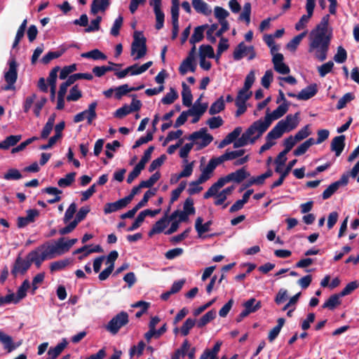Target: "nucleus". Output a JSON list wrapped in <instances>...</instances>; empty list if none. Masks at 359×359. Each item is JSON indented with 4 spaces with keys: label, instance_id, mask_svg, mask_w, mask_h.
Wrapping results in <instances>:
<instances>
[{
    "label": "nucleus",
    "instance_id": "obj_1",
    "mask_svg": "<svg viewBox=\"0 0 359 359\" xmlns=\"http://www.w3.org/2000/svg\"><path fill=\"white\" fill-rule=\"evenodd\" d=\"M329 20L328 14L324 15L320 22L311 32L309 52L316 50L315 57L320 62L326 60L331 41V34H327Z\"/></svg>",
    "mask_w": 359,
    "mask_h": 359
},
{
    "label": "nucleus",
    "instance_id": "obj_2",
    "mask_svg": "<svg viewBox=\"0 0 359 359\" xmlns=\"http://www.w3.org/2000/svg\"><path fill=\"white\" fill-rule=\"evenodd\" d=\"M49 259L45 250H39V246L34 250L31 251L26 257V260L18 256L13 264L11 273L16 277L18 273L25 274L34 263L37 268H39L43 261Z\"/></svg>",
    "mask_w": 359,
    "mask_h": 359
},
{
    "label": "nucleus",
    "instance_id": "obj_3",
    "mask_svg": "<svg viewBox=\"0 0 359 359\" xmlns=\"http://www.w3.org/2000/svg\"><path fill=\"white\" fill-rule=\"evenodd\" d=\"M76 242V238H72L65 242V238L61 237L55 242V245L50 244L48 242L41 245L39 246V250H45L49 259H53L57 255H62L68 252L72 246Z\"/></svg>",
    "mask_w": 359,
    "mask_h": 359
},
{
    "label": "nucleus",
    "instance_id": "obj_4",
    "mask_svg": "<svg viewBox=\"0 0 359 359\" xmlns=\"http://www.w3.org/2000/svg\"><path fill=\"white\" fill-rule=\"evenodd\" d=\"M264 133L261 132L260 128L255 121L252 124L238 137L233 142V148L243 147L248 143L254 144Z\"/></svg>",
    "mask_w": 359,
    "mask_h": 359
},
{
    "label": "nucleus",
    "instance_id": "obj_5",
    "mask_svg": "<svg viewBox=\"0 0 359 359\" xmlns=\"http://www.w3.org/2000/svg\"><path fill=\"white\" fill-rule=\"evenodd\" d=\"M290 105L287 103H281L275 110L269 113V109H267L264 120L262 118L255 122L260 128L261 132L265 133L274 120H277L283 116L288 111Z\"/></svg>",
    "mask_w": 359,
    "mask_h": 359
},
{
    "label": "nucleus",
    "instance_id": "obj_6",
    "mask_svg": "<svg viewBox=\"0 0 359 359\" xmlns=\"http://www.w3.org/2000/svg\"><path fill=\"white\" fill-rule=\"evenodd\" d=\"M133 39L130 53L131 55L136 54L134 60H137L143 57L147 54V39L142 32H135Z\"/></svg>",
    "mask_w": 359,
    "mask_h": 359
},
{
    "label": "nucleus",
    "instance_id": "obj_7",
    "mask_svg": "<svg viewBox=\"0 0 359 359\" xmlns=\"http://www.w3.org/2000/svg\"><path fill=\"white\" fill-rule=\"evenodd\" d=\"M129 322V316L127 312L121 311L114 316L105 325V329L111 334H116L120 329Z\"/></svg>",
    "mask_w": 359,
    "mask_h": 359
},
{
    "label": "nucleus",
    "instance_id": "obj_8",
    "mask_svg": "<svg viewBox=\"0 0 359 359\" xmlns=\"http://www.w3.org/2000/svg\"><path fill=\"white\" fill-rule=\"evenodd\" d=\"M9 69L8 71L5 73L4 79L7 84L1 87L3 90H14L17 79H18V64L14 57L11 58L8 61Z\"/></svg>",
    "mask_w": 359,
    "mask_h": 359
},
{
    "label": "nucleus",
    "instance_id": "obj_9",
    "mask_svg": "<svg viewBox=\"0 0 359 359\" xmlns=\"http://www.w3.org/2000/svg\"><path fill=\"white\" fill-rule=\"evenodd\" d=\"M249 53L250 55L248 57V60H253L256 57V52L255 50V48L252 46H246L243 41H241L238 43L237 47L235 48L233 57V59L236 61L241 60L245 55Z\"/></svg>",
    "mask_w": 359,
    "mask_h": 359
},
{
    "label": "nucleus",
    "instance_id": "obj_10",
    "mask_svg": "<svg viewBox=\"0 0 359 359\" xmlns=\"http://www.w3.org/2000/svg\"><path fill=\"white\" fill-rule=\"evenodd\" d=\"M348 183V175L343 174L341 178L330 184L322 194V198L323 200L330 198L341 186H346Z\"/></svg>",
    "mask_w": 359,
    "mask_h": 359
},
{
    "label": "nucleus",
    "instance_id": "obj_11",
    "mask_svg": "<svg viewBox=\"0 0 359 359\" xmlns=\"http://www.w3.org/2000/svg\"><path fill=\"white\" fill-rule=\"evenodd\" d=\"M97 105V103L96 101L91 102L88 106V109H86V110L77 114L74 117V121L75 123H79V122L83 121L85 118V114H88L87 121H88V124H91L93 121L97 117V114L95 111Z\"/></svg>",
    "mask_w": 359,
    "mask_h": 359
},
{
    "label": "nucleus",
    "instance_id": "obj_12",
    "mask_svg": "<svg viewBox=\"0 0 359 359\" xmlns=\"http://www.w3.org/2000/svg\"><path fill=\"white\" fill-rule=\"evenodd\" d=\"M150 6H153L154 12L156 16V25L155 27L156 29L159 30L163 27L164 25V19L165 15L164 13L161 11V0H150L149 1Z\"/></svg>",
    "mask_w": 359,
    "mask_h": 359
},
{
    "label": "nucleus",
    "instance_id": "obj_13",
    "mask_svg": "<svg viewBox=\"0 0 359 359\" xmlns=\"http://www.w3.org/2000/svg\"><path fill=\"white\" fill-rule=\"evenodd\" d=\"M202 139L200 144V149L207 147L213 140V137L207 133L206 128H202L198 131H196L191 134L189 137V140L195 141L198 139Z\"/></svg>",
    "mask_w": 359,
    "mask_h": 359
},
{
    "label": "nucleus",
    "instance_id": "obj_14",
    "mask_svg": "<svg viewBox=\"0 0 359 359\" xmlns=\"http://www.w3.org/2000/svg\"><path fill=\"white\" fill-rule=\"evenodd\" d=\"M250 175V174L248 172H247L245 168L243 167L237 170L235 172H231L229 175L222 177V178L225 184L229 182H233L239 184L242 182L245 179L248 177Z\"/></svg>",
    "mask_w": 359,
    "mask_h": 359
},
{
    "label": "nucleus",
    "instance_id": "obj_15",
    "mask_svg": "<svg viewBox=\"0 0 359 359\" xmlns=\"http://www.w3.org/2000/svg\"><path fill=\"white\" fill-rule=\"evenodd\" d=\"M26 217H18L17 218V226L22 229L30 223L35 222L36 218L39 216V211L36 209H29L26 210Z\"/></svg>",
    "mask_w": 359,
    "mask_h": 359
},
{
    "label": "nucleus",
    "instance_id": "obj_16",
    "mask_svg": "<svg viewBox=\"0 0 359 359\" xmlns=\"http://www.w3.org/2000/svg\"><path fill=\"white\" fill-rule=\"evenodd\" d=\"M65 122L61 121L55 126V135H51V137L48 140V142L46 144H42L39 147L41 150H46L51 148L56 142L60 139L62 136V130L65 129Z\"/></svg>",
    "mask_w": 359,
    "mask_h": 359
},
{
    "label": "nucleus",
    "instance_id": "obj_17",
    "mask_svg": "<svg viewBox=\"0 0 359 359\" xmlns=\"http://www.w3.org/2000/svg\"><path fill=\"white\" fill-rule=\"evenodd\" d=\"M169 208L165 212V215L161 218L159 220H158L151 227V229L149 230L148 233V236L149 237H152L154 234L160 233L163 232V231L166 228L168 222V212L169 211Z\"/></svg>",
    "mask_w": 359,
    "mask_h": 359
},
{
    "label": "nucleus",
    "instance_id": "obj_18",
    "mask_svg": "<svg viewBox=\"0 0 359 359\" xmlns=\"http://www.w3.org/2000/svg\"><path fill=\"white\" fill-rule=\"evenodd\" d=\"M128 204L129 203L125 197L114 203H107L104 207V212L105 215L112 213L126 208Z\"/></svg>",
    "mask_w": 359,
    "mask_h": 359
},
{
    "label": "nucleus",
    "instance_id": "obj_19",
    "mask_svg": "<svg viewBox=\"0 0 359 359\" xmlns=\"http://www.w3.org/2000/svg\"><path fill=\"white\" fill-rule=\"evenodd\" d=\"M345 135H341L334 137L330 144L331 151L335 152L336 156H339L345 147Z\"/></svg>",
    "mask_w": 359,
    "mask_h": 359
},
{
    "label": "nucleus",
    "instance_id": "obj_20",
    "mask_svg": "<svg viewBox=\"0 0 359 359\" xmlns=\"http://www.w3.org/2000/svg\"><path fill=\"white\" fill-rule=\"evenodd\" d=\"M285 132H287L285 123L278 121L271 130L268 133L266 136V140L272 141L273 140L280 138Z\"/></svg>",
    "mask_w": 359,
    "mask_h": 359
},
{
    "label": "nucleus",
    "instance_id": "obj_21",
    "mask_svg": "<svg viewBox=\"0 0 359 359\" xmlns=\"http://www.w3.org/2000/svg\"><path fill=\"white\" fill-rule=\"evenodd\" d=\"M318 93V87L316 83L311 84L302 89L297 94V99L300 100H308L315 96Z\"/></svg>",
    "mask_w": 359,
    "mask_h": 359
},
{
    "label": "nucleus",
    "instance_id": "obj_22",
    "mask_svg": "<svg viewBox=\"0 0 359 359\" xmlns=\"http://www.w3.org/2000/svg\"><path fill=\"white\" fill-rule=\"evenodd\" d=\"M299 112H297L294 115L288 114L284 120H280L279 122H283L285 125V130L290 132L297 127L299 124Z\"/></svg>",
    "mask_w": 359,
    "mask_h": 359
},
{
    "label": "nucleus",
    "instance_id": "obj_23",
    "mask_svg": "<svg viewBox=\"0 0 359 359\" xmlns=\"http://www.w3.org/2000/svg\"><path fill=\"white\" fill-rule=\"evenodd\" d=\"M144 86L142 84L138 87L129 88L128 84H123L118 87L115 88V98L120 100L123 95H126L128 93L132 91H137L144 88Z\"/></svg>",
    "mask_w": 359,
    "mask_h": 359
},
{
    "label": "nucleus",
    "instance_id": "obj_24",
    "mask_svg": "<svg viewBox=\"0 0 359 359\" xmlns=\"http://www.w3.org/2000/svg\"><path fill=\"white\" fill-rule=\"evenodd\" d=\"M67 344V339L64 338L60 343L57 344L56 346L50 347L48 351V357L47 359H56L66 348Z\"/></svg>",
    "mask_w": 359,
    "mask_h": 359
},
{
    "label": "nucleus",
    "instance_id": "obj_25",
    "mask_svg": "<svg viewBox=\"0 0 359 359\" xmlns=\"http://www.w3.org/2000/svg\"><path fill=\"white\" fill-rule=\"evenodd\" d=\"M244 312L248 316L251 313H255L262 307L260 301H257L255 298H250L243 303Z\"/></svg>",
    "mask_w": 359,
    "mask_h": 359
},
{
    "label": "nucleus",
    "instance_id": "obj_26",
    "mask_svg": "<svg viewBox=\"0 0 359 359\" xmlns=\"http://www.w3.org/2000/svg\"><path fill=\"white\" fill-rule=\"evenodd\" d=\"M208 27V25L207 24L196 27L189 39V43L195 45L196 43H198L202 41L204 38V30Z\"/></svg>",
    "mask_w": 359,
    "mask_h": 359
},
{
    "label": "nucleus",
    "instance_id": "obj_27",
    "mask_svg": "<svg viewBox=\"0 0 359 359\" xmlns=\"http://www.w3.org/2000/svg\"><path fill=\"white\" fill-rule=\"evenodd\" d=\"M203 219L201 217H198L195 222V229L199 237H201L204 233L209 231L210 227L212 224L211 220L208 221L205 224H203Z\"/></svg>",
    "mask_w": 359,
    "mask_h": 359
},
{
    "label": "nucleus",
    "instance_id": "obj_28",
    "mask_svg": "<svg viewBox=\"0 0 359 359\" xmlns=\"http://www.w3.org/2000/svg\"><path fill=\"white\" fill-rule=\"evenodd\" d=\"M109 6V0H93L90 6V13L97 14L100 11H104Z\"/></svg>",
    "mask_w": 359,
    "mask_h": 359
},
{
    "label": "nucleus",
    "instance_id": "obj_29",
    "mask_svg": "<svg viewBox=\"0 0 359 359\" xmlns=\"http://www.w3.org/2000/svg\"><path fill=\"white\" fill-rule=\"evenodd\" d=\"M30 287V283L28 280H25L17 290V295L14 294V304H18L21 299L27 295V291Z\"/></svg>",
    "mask_w": 359,
    "mask_h": 359
},
{
    "label": "nucleus",
    "instance_id": "obj_30",
    "mask_svg": "<svg viewBox=\"0 0 359 359\" xmlns=\"http://www.w3.org/2000/svg\"><path fill=\"white\" fill-rule=\"evenodd\" d=\"M341 297L339 293L331 295L327 300L322 305V308L334 310L337 306L340 305Z\"/></svg>",
    "mask_w": 359,
    "mask_h": 359
},
{
    "label": "nucleus",
    "instance_id": "obj_31",
    "mask_svg": "<svg viewBox=\"0 0 359 359\" xmlns=\"http://www.w3.org/2000/svg\"><path fill=\"white\" fill-rule=\"evenodd\" d=\"M192 6L197 13L205 15H209L212 11L209 9L208 5L203 0H192Z\"/></svg>",
    "mask_w": 359,
    "mask_h": 359
},
{
    "label": "nucleus",
    "instance_id": "obj_32",
    "mask_svg": "<svg viewBox=\"0 0 359 359\" xmlns=\"http://www.w3.org/2000/svg\"><path fill=\"white\" fill-rule=\"evenodd\" d=\"M182 104L185 107H190L192 104L193 95L191 94V91L190 88L183 82L182 84Z\"/></svg>",
    "mask_w": 359,
    "mask_h": 359
},
{
    "label": "nucleus",
    "instance_id": "obj_33",
    "mask_svg": "<svg viewBox=\"0 0 359 359\" xmlns=\"http://www.w3.org/2000/svg\"><path fill=\"white\" fill-rule=\"evenodd\" d=\"M285 323V320L283 318H279L277 320V325L269 332L268 335V339L270 342L273 341L278 336Z\"/></svg>",
    "mask_w": 359,
    "mask_h": 359
},
{
    "label": "nucleus",
    "instance_id": "obj_34",
    "mask_svg": "<svg viewBox=\"0 0 359 359\" xmlns=\"http://www.w3.org/2000/svg\"><path fill=\"white\" fill-rule=\"evenodd\" d=\"M22 138L20 135H10L0 142V149H8L10 147L15 146Z\"/></svg>",
    "mask_w": 359,
    "mask_h": 359
},
{
    "label": "nucleus",
    "instance_id": "obj_35",
    "mask_svg": "<svg viewBox=\"0 0 359 359\" xmlns=\"http://www.w3.org/2000/svg\"><path fill=\"white\" fill-rule=\"evenodd\" d=\"M81 56L84 58H90L94 60H105L107 58V55L99 49H93L90 51L83 53Z\"/></svg>",
    "mask_w": 359,
    "mask_h": 359
},
{
    "label": "nucleus",
    "instance_id": "obj_36",
    "mask_svg": "<svg viewBox=\"0 0 359 359\" xmlns=\"http://www.w3.org/2000/svg\"><path fill=\"white\" fill-rule=\"evenodd\" d=\"M215 318L216 311L215 310H210L208 311L205 315H203L198 321H196V325L198 328H202Z\"/></svg>",
    "mask_w": 359,
    "mask_h": 359
},
{
    "label": "nucleus",
    "instance_id": "obj_37",
    "mask_svg": "<svg viewBox=\"0 0 359 359\" xmlns=\"http://www.w3.org/2000/svg\"><path fill=\"white\" fill-rule=\"evenodd\" d=\"M225 109V103L223 96L219 97L215 102H214L210 109L209 114L215 115L223 111Z\"/></svg>",
    "mask_w": 359,
    "mask_h": 359
},
{
    "label": "nucleus",
    "instance_id": "obj_38",
    "mask_svg": "<svg viewBox=\"0 0 359 359\" xmlns=\"http://www.w3.org/2000/svg\"><path fill=\"white\" fill-rule=\"evenodd\" d=\"M73 260L70 258H66L64 259L53 262L50 265V270L51 272L60 271L65 269L68 265L71 264Z\"/></svg>",
    "mask_w": 359,
    "mask_h": 359
},
{
    "label": "nucleus",
    "instance_id": "obj_39",
    "mask_svg": "<svg viewBox=\"0 0 359 359\" xmlns=\"http://www.w3.org/2000/svg\"><path fill=\"white\" fill-rule=\"evenodd\" d=\"M0 342L4 344V348L7 349L8 352H11L15 348L12 337L1 330H0Z\"/></svg>",
    "mask_w": 359,
    "mask_h": 359
},
{
    "label": "nucleus",
    "instance_id": "obj_40",
    "mask_svg": "<svg viewBox=\"0 0 359 359\" xmlns=\"http://www.w3.org/2000/svg\"><path fill=\"white\" fill-rule=\"evenodd\" d=\"M223 162H224V161L222 158V155L217 158H212L203 170L210 176V174L214 171L216 167Z\"/></svg>",
    "mask_w": 359,
    "mask_h": 359
},
{
    "label": "nucleus",
    "instance_id": "obj_41",
    "mask_svg": "<svg viewBox=\"0 0 359 359\" xmlns=\"http://www.w3.org/2000/svg\"><path fill=\"white\" fill-rule=\"evenodd\" d=\"M208 103H203V104H194L192 107L189 109H188V111L189 113V115H198V116H202L207 110L208 109Z\"/></svg>",
    "mask_w": 359,
    "mask_h": 359
},
{
    "label": "nucleus",
    "instance_id": "obj_42",
    "mask_svg": "<svg viewBox=\"0 0 359 359\" xmlns=\"http://www.w3.org/2000/svg\"><path fill=\"white\" fill-rule=\"evenodd\" d=\"M196 324V320L195 318H187L180 328V332L182 335L187 336L189 334L190 330L195 326Z\"/></svg>",
    "mask_w": 359,
    "mask_h": 359
},
{
    "label": "nucleus",
    "instance_id": "obj_43",
    "mask_svg": "<svg viewBox=\"0 0 359 359\" xmlns=\"http://www.w3.org/2000/svg\"><path fill=\"white\" fill-rule=\"evenodd\" d=\"M178 98V93L174 88H170V91L161 99L163 104H171Z\"/></svg>",
    "mask_w": 359,
    "mask_h": 359
},
{
    "label": "nucleus",
    "instance_id": "obj_44",
    "mask_svg": "<svg viewBox=\"0 0 359 359\" xmlns=\"http://www.w3.org/2000/svg\"><path fill=\"white\" fill-rule=\"evenodd\" d=\"M161 178V173L157 171L154 173L147 180L142 181L139 184L140 187L150 188Z\"/></svg>",
    "mask_w": 359,
    "mask_h": 359
},
{
    "label": "nucleus",
    "instance_id": "obj_45",
    "mask_svg": "<svg viewBox=\"0 0 359 359\" xmlns=\"http://www.w3.org/2000/svg\"><path fill=\"white\" fill-rule=\"evenodd\" d=\"M76 172H72L67 174L65 177L60 178L57 184L60 187H67L70 186L75 180Z\"/></svg>",
    "mask_w": 359,
    "mask_h": 359
},
{
    "label": "nucleus",
    "instance_id": "obj_46",
    "mask_svg": "<svg viewBox=\"0 0 359 359\" xmlns=\"http://www.w3.org/2000/svg\"><path fill=\"white\" fill-rule=\"evenodd\" d=\"M244 154V149H239L230 151L226 150V152L222 155V158L224 159V161H231L242 156Z\"/></svg>",
    "mask_w": 359,
    "mask_h": 359
},
{
    "label": "nucleus",
    "instance_id": "obj_47",
    "mask_svg": "<svg viewBox=\"0 0 359 359\" xmlns=\"http://www.w3.org/2000/svg\"><path fill=\"white\" fill-rule=\"evenodd\" d=\"M177 217H179L178 220H176L177 222H179V224L180 222H187L189 220V215L184 212V211L176 210H175L168 217V221H173Z\"/></svg>",
    "mask_w": 359,
    "mask_h": 359
},
{
    "label": "nucleus",
    "instance_id": "obj_48",
    "mask_svg": "<svg viewBox=\"0 0 359 359\" xmlns=\"http://www.w3.org/2000/svg\"><path fill=\"white\" fill-rule=\"evenodd\" d=\"M199 51L200 57H215L214 49L210 45H201L199 48Z\"/></svg>",
    "mask_w": 359,
    "mask_h": 359
},
{
    "label": "nucleus",
    "instance_id": "obj_49",
    "mask_svg": "<svg viewBox=\"0 0 359 359\" xmlns=\"http://www.w3.org/2000/svg\"><path fill=\"white\" fill-rule=\"evenodd\" d=\"M252 95V92H245L240 90L238 92L237 96L235 100V105L244 104L246 105V102L250 99Z\"/></svg>",
    "mask_w": 359,
    "mask_h": 359
},
{
    "label": "nucleus",
    "instance_id": "obj_50",
    "mask_svg": "<svg viewBox=\"0 0 359 359\" xmlns=\"http://www.w3.org/2000/svg\"><path fill=\"white\" fill-rule=\"evenodd\" d=\"M250 14H251V4L246 2L243 6V11L239 16L240 20L245 21L247 25L250 22Z\"/></svg>",
    "mask_w": 359,
    "mask_h": 359
},
{
    "label": "nucleus",
    "instance_id": "obj_51",
    "mask_svg": "<svg viewBox=\"0 0 359 359\" xmlns=\"http://www.w3.org/2000/svg\"><path fill=\"white\" fill-rule=\"evenodd\" d=\"M306 32H304L295 36L287 44V48L290 50H295L302 39L306 36Z\"/></svg>",
    "mask_w": 359,
    "mask_h": 359
},
{
    "label": "nucleus",
    "instance_id": "obj_52",
    "mask_svg": "<svg viewBox=\"0 0 359 359\" xmlns=\"http://www.w3.org/2000/svg\"><path fill=\"white\" fill-rule=\"evenodd\" d=\"M82 97V93L79 89L78 85L74 86L69 91V94L67 96V100L70 101H77Z\"/></svg>",
    "mask_w": 359,
    "mask_h": 359
},
{
    "label": "nucleus",
    "instance_id": "obj_53",
    "mask_svg": "<svg viewBox=\"0 0 359 359\" xmlns=\"http://www.w3.org/2000/svg\"><path fill=\"white\" fill-rule=\"evenodd\" d=\"M354 95L351 93H347L344 95L338 101L336 108L337 109H341L344 108L346 104L354 99Z\"/></svg>",
    "mask_w": 359,
    "mask_h": 359
},
{
    "label": "nucleus",
    "instance_id": "obj_54",
    "mask_svg": "<svg viewBox=\"0 0 359 359\" xmlns=\"http://www.w3.org/2000/svg\"><path fill=\"white\" fill-rule=\"evenodd\" d=\"M359 287V283L358 281H352L348 283L346 287L339 293L340 296L345 297L346 295L350 294L353 291L357 289Z\"/></svg>",
    "mask_w": 359,
    "mask_h": 359
},
{
    "label": "nucleus",
    "instance_id": "obj_55",
    "mask_svg": "<svg viewBox=\"0 0 359 359\" xmlns=\"http://www.w3.org/2000/svg\"><path fill=\"white\" fill-rule=\"evenodd\" d=\"M255 80V72L253 70H251L249 74L246 76L245 79V83L243 88H241V90H243L245 92H248L250 88L252 87V84L254 83Z\"/></svg>",
    "mask_w": 359,
    "mask_h": 359
},
{
    "label": "nucleus",
    "instance_id": "obj_56",
    "mask_svg": "<svg viewBox=\"0 0 359 359\" xmlns=\"http://www.w3.org/2000/svg\"><path fill=\"white\" fill-rule=\"evenodd\" d=\"M60 70V68L59 66H56L54 68L52 69V70L50 72L49 75L47 78V82L50 87H56V81H57V72Z\"/></svg>",
    "mask_w": 359,
    "mask_h": 359
},
{
    "label": "nucleus",
    "instance_id": "obj_57",
    "mask_svg": "<svg viewBox=\"0 0 359 359\" xmlns=\"http://www.w3.org/2000/svg\"><path fill=\"white\" fill-rule=\"evenodd\" d=\"M334 67V63L332 61H328L326 63H324L321 66L318 67V71L320 77L325 76L327 74L331 72L332 68Z\"/></svg>",
    "mask_w": 359,
    "mask_h": 359
},
{
    "label": "nucleus",
    "instance_id": "obj_58",
    "mask_svg": "<svg viewBox=\"0 0 359 359\" xmlns=\"http://www.w3.org/2000/svg\"><path fill=\"white\" fill-rule=\"evenodd\" d=\"M156 194V189H149L148 191H147L144 196H143V198L141 199V201L135 205L136 208H137L138 210H140L141 208L144 207V205H146V204L148 203L149 198L154 196Z\"/></svg>",
    "mask_w": 359,
    "mask_h": 359
},
{
    "label": "nucleus",
    "instance_id": "obj_59",
    "mask_svg": "<svg viewBox=\"0 0 359 359\" xmlns=\"http://www.w3.org/2000/svg\"><path fill=\"white\" fill-rule=\"evenodd\" d=\"M20 172L15 168L9 169L6 173L4 174V179L7 180H18L22 178Z\"/></svg>",
    "mask_w": 359,
    "mask_h": 359
},
{
    "label": "nucleus",
    "instance_id": "obj_60",
    "mask_svg": "<svg viewBox=\"0 0 359 359\" xmlns=\"http://www.w3.org/2000/svg\"><path fill=\"white\" fill-rule=\"evenodd\" d=\"M347 59L346 50L342 47L339 46L337 48V52L334 56V60L337 63H343Z\"/></svg>",
    "mask_w": 359,
    "mask_h": 359
},
{
    "label": "nucleus",
    "instance_id": "obj_61",
    "mask_svg": "<svg viewBox=\"0 0 359 359\" xmlns=\"http://www.w3.org/2000/svg\"><path fill=\"white\" fill-rule=\"evenodd\" d=\"M76 212V203H72L69 205V206L68 207V208L67 209V210L65 213V216H64V219H63L64 223L67 224V222H69L73 218Z\"/></svg>",
    "mask_w": 359,
    "mask_h": 359
},
{
    "label": "nucleus",
    "instance_id": "obj_62",
    "mask_svg": "<svg viewBox=\"0 0 359 359\" xmlns=\"http://www.w3.org/2000/svg\"><path fill=\"white\" fill-rule=\"evenodd\" d=\"M123 18L122 16L119 15L114 22L113 26L111 28L110 34L116 36L119 34L120 29L123 25Z\"/></svg>",
    "mask_w": 359,
    "mask_h": 359
},
{
    "label": "nucleus",
    "instance_id": "obj_63",
    "mask_svg": "<svg viewBox=\"0 0 359 359\" xmlns=\"http://www.w3.org/2000/svg\"><path fill=\"white\" fill-rule=\"evenodd\" d=\"M224 123V121L221 116H213L210 118L207 121V124L209 126L210 129H216L222 126Z\"/></svg>",
    "mask_w": 359,
    "mask_h": 359
},
{
    "label": "nucleus",
    "instance_id": "obj_64",
    "mask_svg": "<svg viewBox=\"0 0 359 359\" xmlns=\"http://www.w3.org/2000/svg\"><path fill=\"white\" fill-rule=\"evenodd\" d=\"M183 211L189 215L195 214L196 210L194 206V200L191 197L185 200L183 205Z\"/></svg>",
    "mask_w": 359,
    "mask_h": 359
}]
</instances>
